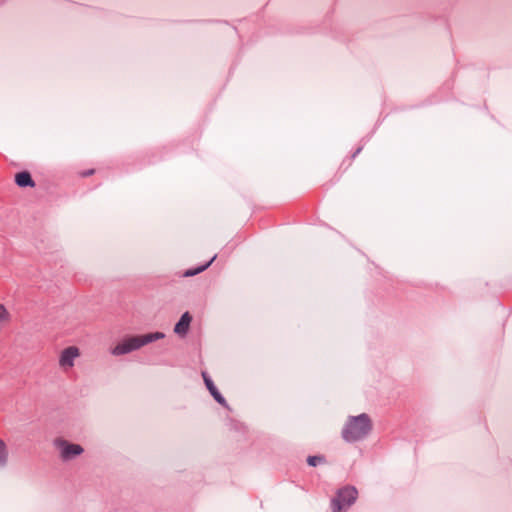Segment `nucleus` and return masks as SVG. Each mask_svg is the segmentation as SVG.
I'll return each instance as SVG.
<instances>
[{
  "label": "nucleus",
  "mask_w": 512,
  "mask_h": 512,
  "mask_svg": "<svg viewBox=\"0 0 512 512\" xmlns=\"http://www.w3.org/2000/svg\"><path fill=\"white\" fill-rule=\"evenodd\" d=\"M14 180H15L16 185L21 188H27V187L33 188L36 185L35 181L32 178L31 173L27 170L16 173Z\"/></svg>",
  "instance_id": "obj_8"
},
{
  "label": "nucleus",
  "mask_w": 512,
  "mask_h": 512,
  "mask_svg": "<svg viewBox=\"0 0 512 512\" xmlns=\"http://www.w3.org/2000/svg\"><path fill=\"white\" fill-rule=\"evenodd\" d=\"M7 316V310L6 308L0 304V321H3Z\"/></svg>",
  "instance_id": "obj_12"
},
{
  "label": "nucleus",
  "mask_w": 512,
  "mask_h": 512,
  "mask_svg": "<svg viewBox=\"0 0 512 512\" xmlns=\"http://www.w3.org/2000/svg\"><path fill=\"white\" fill-rule=\"evenodd\" d=\"M306 462L311 467H316L320 464L326 463V457L324 455H310L307 457Z\"/></svg>",
  "instance_id": "obj_11"
},
{
  "label": "nucleus",
  "mask_w": 512,
  "mask_h": 512,
  "mask_svg": "<svg viewBox=\"0 0 512 512\" xmlns=\"http://www.w3.org/2000/svg\"><path fill=\"white\" fill-rule=\"evenodd\" d=\"M192 319V315L188 311L184 312L174 326V333L185 337L190 329Z\"/></svg>",
  "instance_id": "obj_6"
},
{
  "label": "nucleus",
  "mask_w": 512,
  "mask_h": 512,
  "mask_svg": "<svg viewBox=\"0 0 512 512\" xmlns=\"http://www.w3.org/2000/svg\"><path fill=\"white\" fill-rule=\"evenodd\" d=\"M94 172H95V170H94V169H88V170L83 171V172L81 173V175H82L83 177H89V176L93 175V174H94Z\"/></svg>",
  "instance_id": "obj_13"
},
{
  "label": "nucleus",
  "mask_w": 512,
  "mask_h": 512,
  "mask_svg": "<svg viewBox=\"0 0 512 512\" xmlns=\"http://www.w3.org/2000/svg\"><path fill=\"white\" fill-rule=\"evenodd\" d=\"M373 430V422L367 413L348 416L341 430V437L347 443L366 439Z\"/></svg>",
  "instance_id": "obj_1"
},
{
  "label": "nucleus",
  "mask_w": 512,
  "mask_h": 512,
  "mask_svg": "<svg viewBox=\"0 0 512 512\" xmlns=\"http://www.w3.org/2000/svg\"><path fill=\"white\" fill-rule=\"evenodd\" d=\"M201 376L203 378L207 390L209 391L213 399L223 408L230 409L225 397L220 393L210 375L206 371H202Z\"/></svg>",
  "instance_id": "obj_5"
},
{
  "label": "nucleus",
  "mask_w": 512,
  "mask_h": 512,
  "mask_svg": "<svg viewBox=\"0 0 512 512\" xmlns=\"http://www.w3.org/2000/svg\"><path fill=\"white\" fill-rule=\"evenodd\" d=\"M58 448L60 450V456L63 461H70L75 457L81 455L84 451L80 444L68 442L67 440L57 441Z\"/></svg>",
  "instance_id": "obj_4"
},
{
  "label": "nucleus",
  "mask_w": 512,
  "mask_h": 512,
  "mask_svg": "<svg viewBox=\"0 0 512 512\" xmlns=\"http://www.w3.org/2000/svg\"><path fill=\"white\" fill-rule=\"evenodd\" d=\"M216 257H217V255L215 254L206 263L185 270L183 273V276L184 277H193L195 275H198V274L204 272L206 269H208L211 266V264L215 261Z\"/></svg>",
  "instance_id": "obj_9"
},
{
  "label": "nucleus",
  "mask_w": 512,
  "mask_h": 512,
  "mask_svg": "<svg viewBox=\"0 0 512 512\" xmlns=\"http://www.w3.org/2000/svg\"><path fill=\"white\" fill-rule=\"evenodd\" d=\"M358 491L354 486H344L337 490L331 499L332 512H343L352 506L357 500Z\"/></svg>",
  "instance_id": "obj_3"
},
{
  "label": "nucleus",
  "mask_w": 512,
  "mask_h": 512,
  "mask_svg": "<svg viewBox=\"0 0 512 512\" xmlns=\"http://www.w3.org/2000/svg\"><path fill=\"white\" fill-rule=\"evenodd\" d=\"M362 149H363V146L358 147V148L355 150V152L352 154V156H351V157H352V159H354L358 154H360V152L362 151Z\"/></svg>",
  "instance_id": "obj_14"
},
{
  "label": "nucleus",
  "mask_w": 512,
  "mask_h": 512,
  "mask_svg": "<svg viewBox=\"0 0 512 512\" xmlns=\"http://www.w3.org/2000/svg\"><path fill=\"white\" fill-rule=\"evenodd\" d=\"M9 460L8 446L3 439L0 438V469L7 466Z\"/></svg>",
  "instance_id": "obj_10"
},
{
  "label": "nucleus",
  "mask_w": 512,
  "mask_h": 512,
  "mask_svg": "<svg viewBox=\"0 0 512 512\" xmlns=\"http://www.w3.org/2000/svg\"><path fill=\"white\" fill-rule=\"evenodd\" d=\"M165 334L160 331L150 332L142 335H129L124 337L116 346L111 349V354L121 356L140 349L152 342L161 340Z\"/></svg>",
  "instance_id": "obj_2"
},
{
  "label": "nucleus",
  "mask_w": 512,
  "mask_h": 512,
  "mask_svg": "<svg viewBox=\"0 0 512 512\" xmlns=\"http://www.w3.org/2000/svg\"><path fill=\"white\" fill-rule=\"evenodd\" d=\"M79 355V350L75 346L65 348L60 355L59 364L61 367H72L74 360Z\"/></svg>",
  "instance_id": "obj_7"
}]
</instances>
